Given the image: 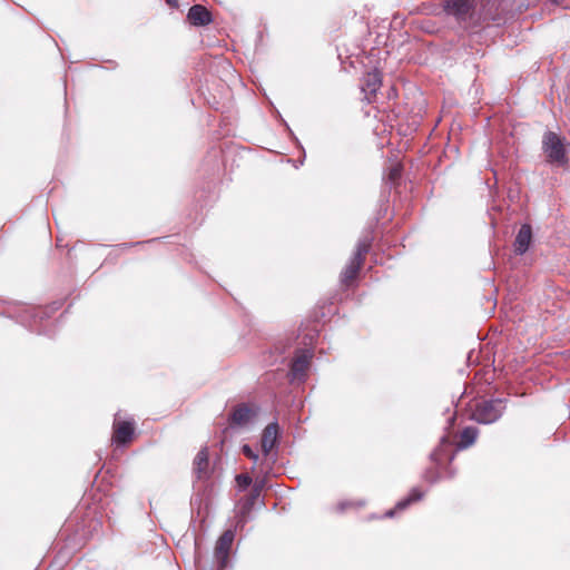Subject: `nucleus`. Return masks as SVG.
Listing matches in <instances>:
<instances>
[{
	"mask_svg": "<svg viewBox=\"0 0 570 570\" xmlns=\"http://www.w3.org/2000/svg\"><path fill=\"white\" fill-rule=\"evenodd\" d=\"M455 450L448 438H443L430 455L431 465L425 470L424 479L434 483L443 478H453L455 471L451 468Z\"/></svg>",
	"mask_w": 570,
	"mask_h": 570,
	"instance_id": "f257e3e1",
	"label": "nucleus"
},
{
	"mask_svg": "<svg viewBox=\"0 0 570 570\" xmlns=\"http://www.w3.org/2000/svg\"><path fill=\"white\" fill-rule=\"evenodd\" d=\"M372 242L373 237L371 236H365L358 240L353 256L341 274V282L343 285L350 286L356 279L364 265L366 255L371 249Z\"/></svg>",
	"mask_w": 570,
	"mask_h": 570,
	"instance_id": "f03ea898",
	"label": "nucleus"
},
{
	"mask_svg": "<svg viewBox=\"0 0 570 570\" xmlns=\"http://www.w3.org/2000/svg\"><path fill=\"white\" fill-rule=\"evenodd\" d=\"M504 411L505 405L502 400L482 401L475 405L472 419L481 424H491L498 421Z\"/></svg>",
	"mask_w": 570,
	"mask_h": 570,
	"instance_id": "7ed1b4c3",
	"label": "nucleus"
},
{
	"mask_svg": "<svg viewBox=\"0 0 570 570\" xmlns=\"http://www.w3.org/2000/svg\"><path fill=\"white\" fill-rule=\"evenodd\" d=\"M543 150L550 163L564 164L567 161L564 144L556 132L549 131L544 135Z\"/></svg>",
	"mask_w": 570,
	"mask_h": 570,
	"instance_id": "20e7f679",
	"label": "nucleus"
},
{
	"mask_svg": "<svg viewBox=\"0 0 570 570\" xmlns=\"http://www.w3.org/2000/svg\"><path fill=\"white\" fill-rule=\"evenodd\" d=\"M234 538V531L228 529L216 541L214 558L217 563V570H224L227 567Z\"/></svg>",
	"mask_w": 570,
	"mask_h": 570,
	"instance_id": "39448f33",
	"label": "nucleus"
},
{
	"mask_svg": "<svg viewBox=\"0 0 570 570\" xmlns=\"http://www.w3.org/2000/svg\"><path fill=\"white\" fill-rule=\"evenodd\" d=\"M135 438V422L131 420L115 419L112 424V442L117 445H127Z\"/></svg>",
	"mask_w": 570,
	"mask_h": 570,
	"instance_id": "423d86ee",
	"label": "nucleus"
},
{
	"mask_svg": "<svg viewBox=\"0 0 570 570\" xmlns=\"http://www.w3.org/2000/svg\"><path fill=\"white\" fill-rule=\"evenodd\" d=\"M382 86V73L374 69L366 72L362 78L361 89L365 95V99L368 104H372L376 97L377 91Z\"/></svg>",
	"mask_w": 570,
	"mask_h": 570,
	"instance_id": "0eeeda50",
	"label": "nucleus"
},
{
	"mask_svg": "<svg viewBox=\"0 0 570 570\" xmlns=\"http://www.w3.org/2000/svg\"><path fill=\"white\" fill-rule=\"evenodd\" d=\"M443 7L446 13L458 19H464L472 8L470 0H444Z\"/></svg>",
	"mask_w": 570,
	"mask_h": 570,
	"instance_id": "6e6552de",
	"label": "nucleus"
},
{
	"mask_svg": "<svg viewBox=\"0 0 570 570\" xmlns=\"http://www.w3.org/2000/svg\"><path fill=\"white\" fill-rule=\"evenodd\" d=\"M279 426L277 423H269L263 431L262 434V450L267 455L275 446L278 438Z\"/></svg>",
	"mask_w": 570,
	"mask_h": 570,
	"instance_id": "1a4fd4ad",
	"label": "nucleus"
},
{
	"mask_svg": "<svg viewBox=\"0 0 570 570\" xmlns=\"http://www.w3.org/2000/svg\"><path fill=\"white\" fill-rule=\"evenodd\" d=\"M255 415V410L247 404L237 405L229 415V422L234 425H245Z\"/></svg>",
	"mask_w": 570,
	"mask_h": 570,
	"instance_id": "9d476101",
	"label": "nucleus"
},
{
	"mask_svg": "<svg viewBox=\"0 0 570 570\" xmlns=\"http://www.w3.org/2000/svg\"><path fill=\"white\" fill-rule=\"evenodd\" d=\"M187 18L194 26H207L212 22V13L200 4L190 7Z\"/></svg>",
	"mask_w": 570,
	"mask_h": 570,
	"instance_id": "9b49d317",
	"label": "nucleus"
},
{
	"mask_svg": "<svg viewBox=\"0 0 570 570\" xmlns=\"http://www.w3.org/2000/svg\"><path fill=\"white\" fill-rule=\"evenodd\" d=\"M423 494H424L423 491H421L419 488L412 489L410 494L406 498L399 501L393 509L387 510L384 513V517L385 518L394 517L397 511H403L412 503L420 501L423 498Z\"/></svg>",
	"mask_w": 570,
	"mask_h": 570,
	"instance_id": "f8f14e48",
	"label": "nucleus"
},
{
	"mask_svg": "<svg viewBox=\"0 0 570 570\" xmlns=\"http://www.w3.org/2000/svg\"><path fill=\"white\" fill-rule=\"evenodd\" d=\"M532 240V229L531 226L528 224H524L519 229V233L515 237L514 242V252L519 255L524 254Z\"/></svg>",
	"mask_w": 570,
	"mask_h": 570,
	"instance_id": "ddd939ff",
	"label": "nucleus"
},
{
	"mask_svg": "<svg viewBox=\"0 0 570 570\" xmlns=\"http://www.w3.org/2000/svg\"><path fill=\"white\" fill-rule=\"evenodd\" d=\"M479 436V430L474 426L464 428L459 435V441L456 442V450H464L469 446L473 445Z\"/></svg>",
	"mask_w": 570,
	"mask_h": 570,
	"instance_id": "4468645a",
	"label": "nucleus"
},
{
	"mask_svg": "<svg viewBox=\"0 0 570 570\" xmlns=\"http://www.w3.org/2000/svg\"><path fill=\"white\" fill-rule=\"evenodd\" d=\"M209 465V453L207 448H203L196 454L194 459V471L197 473V476L203 478L207 471Z\"/></svg>",
	"mask_w": 570,
	"mask_h": 570,
	"instance_id": "2eb2a0df",
	"label": "nucleus"
},
{
	"mask_svg": "<svg viewBox=\"0 0 570 570\" xmlns=\"http://www.w3.org/2000/svg\"><path fill=\"white\" fill-rule=\"evenodd\" d=\"M309 366V356L306 354H301L296 356L291 365V373L293 377L301 379L305 376Z\"/></svg>",
	"mask_w": 570,
	"mask_h": 570,
	"instance_id": "dca6fc26",
	"label": "nucleus"
},
{
	"mask_svg": "<svg viewBox=\"0 0 570 570\" xmlns=\"http://www.w3.org/2000/svg\"><path fill=\"white\" fill-rule=\"evenodd\" d=\"M237 484L245 489L252 483V478L248 474H239L236 476Z\"/></svg>",
	"mask_w": 570,
	"mask_h": 570,
	"instance_id": "f3484780",
	"label": "nucleus"
},
{
	"mask_svg": "<svg viewBox=\"0 0 570 570\" xmlns=\"http://www.w3.org/2000/svg\"><path fill=\"white\" fill-rule=\"evenodd\" d=\"M242 452H243V454H244L246 458H248V459L253 460L254 462H257V460H258V454H257V453H255V452L252 450V448H250L249 445H247V444L243 445V448H242Z\"/></svg>",
	"mask_w": 570,
	"mask_h": 570,
	"instance_id": "a211bd4d",
	"label": "nucleus"
},
{
	"mask_svg": "<svg viewBox=\"0 0 570 570\" xmlns=\"http://www.w3.org/2000/svg\"><path fill=\"white\" fill-rule=\"evenodd\" d=\"M166 2L171 7H177L178 0H166Z\"/></svg>",
	"mask_w": 570,
	"mask_h": 570,
	"instance_id": "6ab92c4d",
	"label": "nucleus"
}]
</instances>
